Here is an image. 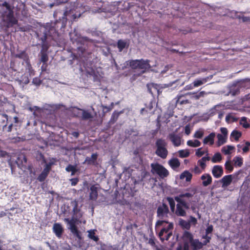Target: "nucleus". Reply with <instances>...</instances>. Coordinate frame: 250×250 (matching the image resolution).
Here are the masks:
<instances>
[{
    "label": "nucleus",
    "mask_w": 250,
    "mask_h": 250,
    "mask_svg": "<svg viewBox=\"0 0 250 250\" xmlns=\"http://www.w3.org/2000/svg\"><path fill=\"white\" fill-rule=\"evenodd\" d=\"M196 190L193 189L189 192L182 193L179 196L175 197V200L178 203L176 206L175 214L179 216H185L186 212L185 209H189L192 205V202L194 201V195L196 193Z\"/></svg>",
    "instance_id": "1"
},
{
    "label": "nucleus",
    "mask_w": 250,
    "mask_h": 250,
    "mask_svg": "<svg viewBox=\"0 0 250 250\" xmlns=\"http://www.w3.org/2000/svg\"><path fill=\"white\" fill-rule=\"evenodd\" d=\"M67 22V18L66 17H62V19L57 20L54 23L53 25L50 27L47 25L44 31H47V34L52 37V39L57 42L58 40L61 42L60 40L62 39V34L64 31Z\"/></svg>",
    "instance_id": "2"
},
{
    "label": "nucleus",
    "mask_w": 250,
    "mask_h": 250,
    "mask_svg": "<svg viewBox=\"0 0 250 250\" xmlns=\"http://www.w3.org/2000/svg\"><path fill=\"white\" fill-rule=\"evenodd\" d=\"M183 250H197L201 249L203 244L198 239H194L190 232L185 231L183 235Z\"/></svg>",
    "instance_id": "3"
},
{
    "label": "nucleus",
    "mask_w": 250,
    "mask_h": 250,
    "mask_svg": "<svg viewBox=\"0 0 250 250\" xmlns=\"http://www.w3.org/2000/svg\"><path fill=\"white\" fill-rule=\"evenodd\" d=\"M164 223L168 224L167 227L163 228L158 233V237L162 242L165 240H168L172 234L173 224L172 223H169L168 221L158 220L155 224V230L157 231L158 228L162 226Z\"/></svg>",
    "instance_id": "4"
},
{
    "label": "nucleus",
    "mask_w": 250,
    "mask_h": 250,
    "mask_svg": "<svg viewBox=\"0 0 250 250\" xmlns=\"http://www.w3.org/2000/svg\"><path fill=\"white\" fill-rule=\"evenodd\" d=\"M167 143L165 139H158L155 142L156 149L155 154L162 159H166L168 155V151L167 148Z\"/></svg>",
    "instance_id": "5"
},
{
    "label": "nucleus",
    "mask_w": 250,
    "mask_h": 250,
    "mask_svg": "<svg viewBox=\"0 0 250 250\" xmlns=\"http://www.w3.org/2000/svg\"><path fill=\"white\" fill-rule=\"evenodd\" d=\"M151 172L153 175H157L161 178L164 179L169 175L168 171L162 165L158 163H152L150 165Z\"/></svg>",
    "instance_id": "6"
},
{
    "label": "nucleus",
    "mask_w": 250,
    "mask_h": 250,
    "mask_svg": "<svg viewBox=\"0 0 250 250\" xmlns=\"http://www.w3.org/2000/svg\"><path fill=\"white\" fill-rule=\"evenodd\" d=\"M3 21L7 23V27H12L18 23L17 19L14 17L13 9L0 12Z\"/></svg>",
    "instance_id": "7"
},
{
    "label": "nucleus",
    "mask_w": 250,
    "mask_h": 250,
    "mask_svg": "<svg viewBox=\"0 0 250 250\" xmlns=\"http://www.w3.org/2000/svg\"><path fill=\"white\" fill-rule=\"evenodd\" d=\"M249 82H250V79L246 78L233 83L229 86V94L232 96L238 95L240 93V89L245 86V83Z\"/></svg>",
    "instance_id": "8"
},
{
    "label": "nucleus",
    "mask_w": 250,
    "mask_h": 250,
    "mask_svg": "<svg viewBox=\"0 0 250 250\" xmlns=\"http://www.w3.org/2000/svg\"><path fill=\"white\" fill-rule=\"evenodd\" d=\"M79 9L80 8L75 7V6L69 9L68 8H66V10L64 12L62 17H66L67 21L69 20L71 22H73L76 19L80 18L83 13Z\"/></svg>",
    "instance_id": "9"
},
{
    "label": "nucleus",
    "mask_w": 250,
    "mask_h": 250,
    "mask_svg": "<svg viewBox=\"0 0 250 250\" xmlns=\"http://www.w3.org/2000/svg\"><path fill=\"white\" fill-rule=\"evenodd\" d=\"M64 221L69 225L68 228L72 234L79 239H81V232L79 230L76 224L79 221L77 217H72L71 219L64 218Z\"/></svg>",
    "instance_id": "10"
},
{
    "label": "nucleus",
    "mask_w": 250,
    "mask_h": 250,
    "mask_svg": "<svg viewBox=\"0 0 250 250\" xmlns=\"http://www.w3.org/2000/svg\"><path fill=\"white\" fill-rule=\"evenodd\" d=\"M169 209L168 206L165 203H163L162 206L158 207L157 210V216L158 218L163 220L164 218L168 217Z\"/></svg>",
    "instance_id": "11"
},
{
    "label": "nucleus",
    "mask_w": 250,
    "mask_h": 250,
    "mask_svg": "<svg viewBox=\"0 0 250 250\" xmlns=\"http://www.w3.org/2000/svg\"><path fill=\"white\" fill-rule=\"evenodd\" d=\"M167 138L174 146H179L181 145L182 136L173 132L168 134Z\"/></svg>",
    "instance_id": "12"
},
{
    "label": "nucleus",
    "mask_w": 250,
    "mask_h": 250,
    "mask_svg": "<svg viewBox=\"0 0 250 250\" xmlns=\"http://www.w3.org/2000/svg\"><path fill=\"white\" fill-rule=\"evenodd\" d=\"M49 36L46 31L43 32V35L41 38L42 41V49L40 53H47V51L49 49V45L46 42V40L47 36Z\"/></svg>",
    "instance_id": "13"
},
{
    "label": "nucleus",
    "mask_w": 250,
    "mask_h": 250,
    "mask_svg": "<svg viewBox=\"0 0 250 250\" xmlns=\"http://www.w3.org/2000/svg\"><path fill=\"white\" fill-rule=\"evenodd\" d=\"M98 155L97 153H93L91 157H86L83 164L88 165H95L97 164V160Z\"/></svg>",
    "instance_id": "14"
},
{
    "label": "nucleus",
    "mask_w": 250,
    "mask_h": 250,
    "mask_svg": "<svg viewBox=\"0 0 250 250\" xmlns=\"http://www.w3.org/2000/svg\"><path fill=\"white\" fill-rule=\"evenodd\" d=\"M14 57L15 58L23 60V62H21L22 65L24 64V63H25L30 60L29 56L25 50L21 51L20 52L15 54Z\"/></svg>",
    "instance_id": "15"
},
{
    "label": "nucleus",
    "mask_w": 250,
    "mask_h": 250,
    "mask_svg": "<svg viewBox=\"0 0 250 250\" xmlns=\"http://www.w3.org/2000/svg\"><path fill=\"white\" fill-rule=\"evenodd\" d=\"M138 69H144L143 73H144L146 69L151 67L149 64V61L148 60H144L143 59L139 60Z\"/></svg>",
    "instance_id": "16"
},
{
    "label": "nucleus",
    "mask_w": 250,
    "mask_h": 250,
    "mask_svg": "<svg viewBox=\"0 0 250 250\" xmlns=\"http://www.w3.org/2000/svg\"><path fill=\"white\" fill-rule=\"evenodd\" d=\"M212 173L215 177H220L223 174L222 167L219 165L214 166L212 168Z\"/></svg>",
    "instance_id": "17"
},
{
    "label": "nucleus",
    "mask_w": 250,
    "mask_h": 250,
    "mask_svg": "<svg viewBox=\"0 0 250 250\" xmlns=\"http://www.w3.org/2000/svg\"><path fill=\"white\" fill-rule=\"evenodd\" d=\"M232 181L231 175H228L224 176L219 182L222 184V187L225 188L229 186Z\"/></svg>",
    "instance_id": "18"
},
{
    "label": "nucleus",
    "mask_w": 250,
    "mask_h": 250,
    "mask_svg": "<svg viewBox=\"0 0 250 250\" xmlns=\"http://www.w3.org/2000/svg\"><path fill=\"white\" fill-rule=\"evenodd\" d=\"M53 232L58 237H61L63 231L62 225L59 223H55L53 227Z\"/></svg>",
    "instance_id": "19"
},
{
    "label": "nucleus",
    "mask_w": 250,
    "mask_h": 250,
    "mask_svg": "<svg viewBox=\"0 0 250 250\" xmlns=\"http://www.w3.org/2000/svg\"><path fill=\"white\" fill-rule=\"evenodd\" d=\"M89 199L96 201L98 198V188L95 185H92L90 188Z\"/></svg>",
    "instance_id": "20"
},
{
    "label": "nucleus",
    "mask_w": 250,
    "mask_h": 250,
    "mask_svg": "<svg viewBox=\"0 0 250 250\" xmlns=\"http://www.w3.org/2000/svg\"><path fill=\"white\" fill-rule=\"evenodd\" d=\"M22 66L21 62V63L18 60H14L11 62L10 63V66L14 71L20 72V71H21L22 70Z\"/></svg>",
    "instance_id": "21"
},
{
    "label": "nucleus",
    "mask_w": 250,
    "mask_h": 250,
    "mask_svg": "<svg viewBox=\"0 0 250 250\" xmlns=\"http://www.w3.org/2000/svg\"><path fill=\"white\" fill-rule=\"evenodd\" d=\"M212 230L213 226L212 225L209 226L206 229V235H204V239H206V240L204 241V246L209 242V240L211 239V232Z\"/></svg>",
    "instance_id": "22"
},
{
    "label": "nucleus",
    "mask_w": 250,
    "mask_h": 250,
    "mask_svg": "<svg viewBox=\"0 0 250 250\" xmlns=\"http://www.w3.org/2000/svg\"><path fill=\"white\" fill-rule=\"evenodd\" d=\"M7 115L2 114L0 115V130H4L7 125Z\"/></svg>",
    "instance_id": "23"
},
{
    "label": "nucleus",
    "mask_w": 250,
    "mask_h": 250,
    "mask_svg": "<svg viewBox=\"0 0 250 250\" xmlns=\"http://www.w3.org/2000/svg\"><path fill=\"white\" fill-rule=\"evenodd\" d=\"M77 110L82 111L81 119L83 120H87L88 119H91L93 118V116L91 113L87 110L84 109H81L78 107H75Z\"/></svg>",
    "instance_id": "24"
},
{
    "label": "nucleus",
    "mask_w": 250,
    "mask_h": 250,
    "mask_svg": "<svg viewBox=\"0 0 250 250\" xmlns=\"http://www.w3.org/2000/svg\"><path fill=\"white\" fill-rule=\"evenodd\" d=\"M25 71L26 73H28V75L29 77H32L35 75V71L33 69L31 64L30 63V61H28L25 63Z\"/></svg>",
    "instance_id": "25"
},
{
    "label": "nucleus",
    "mask_w": 250,
    "mask_h": 250,
    "mask_svg": "<svg viewBox=\"0 0 250 250\" xmlns=\"http://www.w3.org/2000/svg\"><path fill=\"white\" fill-rule=\"evenodd\" d=\"M124 113V111L122 110L120 112L114 111L112 114L111 118L109 120V123L110 124H114L118 120L119 116L121 114Z\"/></svg>",
    "instance_id": "26"
},
{
    "label": "nucleus",
    "mask_w": 250,
    "mask_h": 250,
    "mask_svg": "<svg viewBox=\"0 0 250 250\" xmlns=\"http://www.w3.org/2000/svg\"><path fill=\"white\" fill-rule=\"evenodd\" d=\"M215 136V133L212 132L210 133L208 136L204 138V144L209 143L210 145L214 144V138Z\"/></svg>",
    "instance_id": "27"
},
{
    "label": "nucleus",
    "mask_w": 250,
    "mask_h": 250,
    "mask_svg": "<svg viewBox=\"0 0 250 250\" xmlns=\"http://www.w3.org/2000/svg\"><path fill=\"white\" fill-rule=\"evenodd\" d=\"M180 178L182 180L185 178L187 182H189L192 178V174L188 171L185 170L181 173Z\"/></svg>",
    "instance_id": "28"
},
{
    "label": "nucleus",
    "mask_w": 250,
    "mask_h": 250,
    "mask_svg": "<svg viewBox=\"0 0 250 250\" xmlns=\"http://www.w3.org/2000/svg\"><path fill=\"white\" fill-rule=\"evenodd\" d=\"M72 211L73 216L72 217H77L78 219H79L82 216V214L80 212V210L78 208V204L77 203H75Z\"/></svg>",
    "instance_id": "29"
},
{
    "label": "nucleus",
    "mask_w": 250,
    "mask_h": 250,
    "mask_svg": "<svg viewBox=\"0 0 250 250\" xmlns=\"http://www.w3.org/2000/svg\"><path fill=\"white\" fill-rule=\"evenodd\" d=\"M168 164L173 169L178 168L180 166V163L177 158H173L170 160Z\"/></svg>",
    "instance_id": "30"
},
{
    "label": "nucleus",
    "mask_w": 250,
    "mask_h": 250,
    "mask_svg": "<svg viewBox=\"0 0 250 250\" xmlns=\"http://www.w3.org/2000/svg\"><path fill=\"white\" fill-rule=\"evenodd\" d=\"M232 162L235 167H241L243 165V159L241 156H235L233 158Z\"/></svg>",
    "instance_id": "31"
},
{
    "label": "nucleus",
    "mask_w": 250,
    "mask_h": 250,
    "mask_svg": "<svg viewBox=\"0 0 250 250\" xmlns=\"http://www.w3.org/2000/svg\"><path fill=\"white\" fill-rule=\"evenodd\" d=\"M154 104L155 102L154 101H150L147 104H146V108H144L141 109V113H143L145 111L146 112L152 111Z\"/></svg>",
    "instance_id": "32"
},
{
    "label": "nucleus",
    "mask_w": 250,
    "mask_h": 250,
    "mask_svg": "<svg viewBox=\"0 0 250 250\" xmlns=\"http://www.w3.org/2000/svg\"><path fill=\"white\" fill-rule=\"evenodd\" d=\"M217 138L218 139L217 144L218 146L223 145L227 142V137L223 136L221 134H218L217 135Z\"/></svg>",
    "instance_id": "33"
},
{
    "label": "nucleus",
    "mask_w": 250,
    "mask_h": 250,
    "mask_svg": "<svg viewBox=\"0 0 250 250\" xmlns=\"http://www.w3.org/2000/svg\"><path fill=\"white\" fill-rule=\"evenodd\" d=\"M134 154L135 155V157H134V161L137 163L139 165H143V159L142 156L136 150L134 151Z\"/></svg>",
    "instance_id": "34"
},
{
    "label": "nucleus",
    "mask_w": 250,
    "mask_h": 250,
    "mask_svg": "<svg viewBox=\"0 0 250 250\" xmlns=\"http://www.w3.org/2000/svg\"><path fill=\"white\" fill-rule=\"evenodd\" d=\"M179 225L184 229H189L190 228V222L182 219L179 221Z\"/></svg>",
    "instance_id": "35"
},
{
    "label": "nucleus",
    "mask_w": 250,
    "mask_h": 250,
    "mask_svg": "<svg viewBox=\"0 0 250 250\" xmlns=\"http://www.w3.org/2000/svg\"><path fill=\"white\" fill-rule=\"evenodd\" d=\"M65 170L67 172H71V175L72 176L74 175L75 173L79 170V169L76 168L75 166H73L70 164L68 165L66 167Z\"/></svg>",
    "instance_id": "36"
},
{
    "label": "nucleus",
    "mask_w": 250,
    "mask_h": 250,
    "mask_svg": "<svg viewBox=\"0 0 250 250\" xmlns=\"http://www.w3.org/2000/svg\"><path fill=\"white\" fill-rule=\"evenodd\" d=\"M235 148L234 146L228 145L223 146L221 149V151L225 155H229L231 153L230 151Z\"/></svg>",
    "instance_id": "37"
},
{
    "label": "nucleus",
    "mask_w": 250,
    "mask_h": 250,
    "mask_svg": "<svg viewBox=\"0 0 250 250\" xmlns=\"http://www.w3.org/2000/svg\"><path fill=\"white\" fill-rule=\"evenodd\" d=\"M187 144L188 146L193 147H198L201 145L200 142L198 140H189L187 141Z\"/></svg>",
    "instance_id": "38"
},
{
    "label": "nucleus",
    "mask_w": 250,
    "mask_h": 250,
    "mask_svg": "<svg viewBox=\"0 0 250 250\" xmlns=\"http://www.w3.org/2000/svg\"><path fill=\"white\" fill-rule=\"evenodd\" d=\"M222 159L221 154L219 152L214 154L211 158V162L213 163L220 162Z\"/></svg>",
    "instance_id": "39"
},
{
    "label": "nucleus",
    "mask_w": 250,
    "mask_h": 250,
    "mask_svg": "<svg viewBox=\"0 0 250 250\" xmlns=\"http://www.w3.org/2000/svg\"><path fill=\"white\" fill-rule=\"evenodd\" d=\"M188 103V100L185 99V96L184 95H181L177 96V100L176 101V104H186Z\"/></svg>",
    "instance_id": "40"
},
{
    "label": "nucleus",
    "mask_w": 250,
    "mask_h": 250,
    "mask_svg": "<svg viewBox=\"0 0 250 250\" xmlns=\"http://www.w3.org/2000/svg\"><path fill=\"white\" fill-rule=\"evenodd\" d=\"M167 200L168 202L171 211L172 212H174L175 211V203L174 200L172 197H167Z\"/></svg>",
    "instance_id": "41"
},
{
    "label": "nucleus",
    "mask_w": 250,
    "mask_h": 250,
    "mask_svg": "<svg viewBox=\"0 0 250 250\" xmlns=\"http://www.w3.org/2000/svg\"><path fill=\"white\" fill-rule=\"evenodd\" d=\"M242 133L240 131H238L236 130H234L232 131L230 134V138L233 137L235 141H237L241 137Z\"/></svg>",
    "instance_id": "42"
},
{
    "label": "nucleus",
    "mask_w": 250,
    "mask_h": 250,
    "mask_svg": "<svg viewBox=\"0 0 250 250\" xmlns=\"http://www.w3.org/2000/svg\"><path fill=\"white\" fill-rule=\"evenodd\" d=\"M179 156L180 158H187L189 156L190 153L188 149L180 150L178 151Z\"/></svg>",
    "instance_id": "43"
},
{
    "label": "nucleus",
    "mask_w": 250,
    "mask_h": 250,
    "mask_svg": "<svg viewBox=\"0 0 250 250\" xmlns=\"http://www.w3.org/2000/svg\"><path fill=\"white\" fill-rule=\"evenodd\" d=\"M88 236L90 239L95 242H97L99 240L98 236L95 235V232L94 230H90L88 231Z\"/></svg>",
    "instance_id": "44"
},
{
    "label": "nucleus",
    "mask_w": 250,
    "mask_h": 250,
    "mask_svg": "<svg viewBox=\"0 0 250 250\" xmlns=\"http://www.w3.org/2000/svg\"><path fill=\"white\" fill-rule=\"evenodd\" d=\"M126 43L122 40H118L117 42V47L120 51H122L126 46Z\"/></svg>",
    "instance_id": "45"
},
{
    "label": "nucleus",
    "mask_w": 250,
    "mask_h": 250,
    "mask_svg": "<svg viewBox=\"0 0 250 250\" xmlns=\"http://www.w3.org/2000/svg\"><path fill=\"white\" fill-rule=\"evenodd\" d=\"M139 60H131L129 62V66L133 69H136L138 68Z\"/></svg>",
    "instance_id": "46"
},
{
    "label": "nucleus",
    "mask_w": 250,
    "mask_h": 250,
    "mask_svg": "<svg viewBox=\"0 0 250 250\" xmlns=\"http://www.w3.org/2000/svg\"><path fill=\"white\" fill-rule=\"evenodd\" d=\"M20 81L21 83H22L24 84H28L30 82L29 76L28 75H26V74H24V75L21 76Z\"/></svg>",
    "instance_id": "47"
},
{
    "label": "nucleus",
    "mask_w": 250,
    "mask_h": 250,
    "mask_svg": "<svg viewBox=\"0 0 250 250\" xmlns=\"http://www.w3.org/2000/svg\"><path fill=\"white\" fill-rule=\"evenodd\" d=\"M240 124L245 128H249L250 126V124L247 122V118L245 117H243L241 118L240 121Z\"/></svg>",
    "instance_id": "48"
},
{
    "label": "nucleus",
    "mask_w": 250,
    "mask_h": 250,
    "mask_svg": "<svg viewBox=\"0 0 250 250\" xmlns=\"http://www.w3.org/2000/svg\"><path fill=\"white\" fill-rule=\"evenodd\" d=\"M211 177L209 174H204V187L210 184L211 183Z\"/></svg>",
    "instance_id": "49"
},
{
    "label": "nucleus",
    "mask_w": 250,
    "mask_h": 250,
    "mask_svg": "<svg viewBox=\"0 0 250 250\" xmlns=\"http://www.w3.org/2000/svg\"><path fill=\"white\" fill-rule=\"evenodd\" d=\"M41 58L40 61L44 63H46L48 61V56L47 53H40Z\"/></svg>",
    "instance_id": "50"
},
{
    "label": "nucleus",
    "mask_w": 250,
    "mask_h": 250,
    "mask_svg": "<svg viewBox=\"0 0 250 250\" xmlns=\"http://www.w3.org/2000/svg\"><path fill=\"white\" fill-rule=\"evenodd\" d=\"M225 168L230 172L232 171L233 167L231 165V161L230 160L227 161L225 164Z\"/></svg>",
    "instance_id": "51"
},
{
    "label": "nucleus",
    "mask_w": 250,
    "mask_h": 250,
    "mask_svg": "<svg viewBox=\"0 0 250 250\" xmlns=\"http://www.w3.org/2000/svg\"><path fill=\"white\" fill-rule=\"evenodd\" d=\"M48 174L44 173L43 172H42L37 177V180L41 182H43L46 177H47Z\"/></svg>",
    "instance_id": "52"
},
{
    "label": "nucleus",
    "mask_w": 250,
    "mask_h": 250,
    "mask_svg": "<svg viewBox=\"0 0 250 250\" xmlns=\"http://www.w3.org/2000/svg\"><path fill=\"white\" fill-rule=\"evenodd\" d=\"M52 165V163H48L46 164L45 167L43 168L42 172L45 173L48 175L51 169Z\"/></svg>",
    "instance_id": "53"
},
{
    "label": "nucleus",
    "mask_w": 250,
    "mask_h": 250,
    "mask_svg": "<svg viewBox=\"0 0 250 250\" xmlns=\"http://www.w3.org/2000/svg\"><path fill=\"white\" fill-rule=\"evenodd\" d=\"M42 83V81L39 77H35L32 80V83L33 84L36 86H39Z\"/></svg>",
    "instance_id": "54"
},
{
    "label": "nucleus",
    "mask_w": 250,
    "mask_h": 250,
    "mask_svg": "<svg viewBox=\"0 0 250 250\" xmlns=\"http://www.w3.org/2000/svg\"><path fill=\"white\" fill-rule=\"evenodd\" d=\"M203 136V132L202 131L198 130L195 132L194 134V137L196 138H201Z\"/></svg>",
    "instance_id": "55"
},
{
    "label": "nucleus",
    "mask_w": 250,
    "mask_h": 250,
    "mask_svg": "<svg viewBox=\"0 0 250 250\" xmlns=\"http://www.w3.org/2000/svg\"><path fill=\"white\" fill-rule=\"evenodd\" d=\"M31 26L27 25L24 26H21L20 27V30L22 32H25L29 31L31 29Z\"/></svg>",
    "instance_id": "56"
},
{
    "label": "nucleus",
    "mask_w": 250,
    "mask_h": 250,
    "mask_svg": "<svg viewBox=\"0 0 250 250\" xmlns=\"http://www.w3.org/2000/svg\"><path fill=\"white\" fill-rule=\"evenodd\" d=\"M193 87H197L203 84V82L201 80H197L193 82L192 83Z\"/></svg>",
    "instance_id": "57"
},
{
    "label": "nucleus",
    "mask_w": 250,
    "mask_h": 250,
    "mask_svg": "<svg viewBox=\"0 0 250 250\" xmlns=\"http://www.w3.org/2000/svg\"><path fill=\"white\" fill-rule=\"evenodd\" d=\"M0 6H1L2 7H5L6 8V10L8 11L10 9H12V8L10 6V5L8 3H7L6 1H4L1 4H0Z\"/></svg>",
    "instance_id": "58"
},
{
    "label": "nucleus",
    "mask_w": 250,
    "mask_h": 250,
    "mask_svg": "<svg viewBox=\"0 0 250 250\" xmlns=\"http://www.w3.org/2000/svg\"><path fill=\"white\" fill-rule=\"evenodd\" d=\"M185 134L187 135H189L190 134V133L191 132V128H190V125L189 124L185 126Z\"/></svg>",
    "instance_id": "59"
},
{
    "label": "nucleus",
    "mask_w": 250,
    "mask_h": 250,
    "mask_svg": "<svg viewBox=\"0 0 250 250\" xmlns=\"http://www.w3.org/2000/svg\"><path fill=\"white\" fill-rule=\"evenodd\" d=\"M146 87H147V88L148 92L149 93H150L151 94H153V92L151 90V88L152 87H154V84L153 83H148L146 85Z\"/></svg>",
    "instance_id": "60"
},
{
    "label": "nucleus",
    "mask_w": 250,
    "mask_h": 250,
    "mask_svg": "<svg viewBox=\"0 0 250 250\" xmlns=\"http://www.w3.org/2000/svg\"><path fill=\"white\" fill-rule=\"evenodd\" d=\"M196 155L199 157L203 155V150H202V147L197 149L196 151Z\"/></svg>",
    "instance_id": "61"
},
{
    "label": "nucleus",
    "mask_w": 250,
    "mask_h": 250,
    "mask_svg": "<svg viewBox=\"0 0 250 250\" xmlns=\"http://www.w3.org/2000/svg\"><path fill=\"white\" fill-rule=\"evenodd\" d=\"M70 181L71 186H74L78 184L79 182V179L78 178H72L70 179Z\"/></svg>",
    "instance_id": "62"
},
{
    "label": "nucleus",
    "mask_w": 250,
    "mask_h": 250,
    "mask_svg": "<svg viewBox=\"0 0 250 250\" xmlns=\"http://www.w3.org/2000/svg\"><path fill=\"white\" fill-rule=\"evenodd\" d=\"M113 104L112 103V104L110 106H103V110H106L105 111V112H108L110 111L113 108Z\"/></svg>",
    "instance_id": "63"
},
{
    "label": "nucleus",
    "mask_w": 250,
    "mask_h": 250,
    "mask_svg": "<svg viewBox=\"0 0 250 250\" xmlns=\"http://www.w3.org/2000/svg\"><path fill=\"white\" fill-rule=\"evenodd\" d=\"M217 110L215 109V108H213L211 109V110L209 111V113H207L206 114V115L208 114V115L209 116H212L214 114H216L217 113Z\"/></svg>",
    "instance_id": "64"
}]
</instances>
